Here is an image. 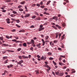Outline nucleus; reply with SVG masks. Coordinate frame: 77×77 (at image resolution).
Segmentation results:
<instances>
[{
	"label": "nucleus",
	"mask_w": 77,
	"mask_h": 77,
	"mask_svg": "<svg viewBox=\"0 0 77 77\" xmlns=\"http://www.w3.org/2000/svg\"><path fill=\"white\" fill-rule=\"evenodd\" d=\"M21 5H24L25 3V1H23V2H21L20 3Z\"/></svg>",
	"instance_id": "20"
},
{
	"label": "nucleus",
	"mask_w": 77,
	"mask_h": 77,
	"mask_svg": "<svg viewBox=\"0 0 77 77\" xmlns=\"http://www.w3.org/2000/svg\"><path fill=\"white\" fill-rule=\"evenodd\" d=\"M13 66V65L12 64H10L9 66H7V67L8 68H9L10 67H11Z\"/></svg>",
	"instance_id": "6"
},
{
	"label": "nucleus",
	"mask_w": 77,
	"mask_h": 77,
	"mask_svg": "<svg viewBox=\"0 0 77 77\" xmlns=\"http://www.w3.org/2000/svg\"><path fill=\"white\" fill-rule=\"evenodd\" d=\"M0 39L1 41H3V37H0Z\"/></svg>",
	"instance_id": "39"
},
{
	"label": "nucleus",
	"mask_w": 77,
	"mask_h": 77,
	"mask_svg": "<svg viewBox=\"0 0 77 77\" xmlns=\"http://www.w3.org/2000/svg\"><path fill=\"white\" fill-rule=\"evenodd\" d=\"M50 2H51V1H48L47 3V5H49V3H50Z\"/></svg>",
	"instance_id": "34"
},
{
	"label": "nucleus",
	"mask_w": 77,
	"mask_h": 77,
	"mask_svg": "<svg viewBox=\"0 0 77 77\" xmlns=\"http://www.w3.org/2000/svg\"><path fill=\"white\" fill-rule=\"evenodd\" d=\"M5 2L7 3H9V2H11V0H5Z\"/></svg>",
	"instance_id": "15"
},
{
	"label": "nucleus",
	"mask_w": 77,
	"mask_h": 77,
	"mask_svg": "<svg viewBox=\"0 0 77 77\" xmlns=\"http://www.w3.org/2000/svg\"><path fill=\"white\" fill-rule=\"evenodd\" d=\"M47 59V57H43V59L44 60H45V59Z\"/></svg>",
	"instance_id": "57"
},
{
	"label": "nucleus",
	"mask_w": 77,
	"mask_h": 77,
	"mask_svg": "<svg viewBox=\"0 0 77 77\" xmlns=\"http://www.w3.org/2000/svg\"><path fill=\"white\" fill-rule=\"evenodd\" d=\"M63 74L62 73H60L59 74V75L60 76H63Z\"/></svg>",
	"instance_id": "17"
},
{
	"label": "nucleus",
	"mask_w": 77,
	"mask_h": 77,
	"mask_svg": "<svg viewBox=\"0 0 77 77\" xmlns=\"http://www.w3.org/2000/svg\"><path fill=\"white\" fill-rule=\"evenodd\" d=\"M25 32V31L24 29H21L20 30V31H19V32Z\"/></svg>",
	"instance_id": "9"
},
{
	"label": "nucleus",
	"mask_w": 77,
	"mask_h": 77,
	"mask_svg": "<svg viewBox=\"0 0 77 77\" xmlns=\"http://www.w3.org/2000/svg\"><path fill=\"white\" fill-rule=\"evenodd\" d=\"M32 45L33 47H35V43H32Z\"/></svg>",
	"instance_id": "46"
},
{
	"label": "nucleus",
	"mask_w": 77,
	"mask_h": 77,
	"mask_svg": "<svg viewBox=\"0 0 77 77\" xmlns=\"http://www.w3.org/2000/svg\"><path fill=\"white\" fill-rule=\"evenodd\" d=\"M7 21H10V19L9 18H8L6 19Z\"/></svg>",
	"instance_id": "38"
},
{
	"label": "nucleus",
	"mask_w": 77,
	"mask_h": 77,
	"mask_svg": "<svg viewBox=\"0 0 77 77\" xmlns=\"http://www.w3.org/2000/svg\"><path fill=\"white\" fill-rule=\"evenodd\" d=\"M15 21H16L17 23H19L20 21L19 20H15Z\"/></svg>",
	"instance_id": "18"
},
{
	"label": "nucleus",
	"mask_w": 77,
	"mask_h": 77,
	"mask_svg": "<svg viewBox=\"0 0 77 77\" xmlns=\"http://www.w3.org/2000/svg\"><path fill=\"white\" fill-rule=\"evenodd\" d=\"M21 50V48H19L17 49V51H20Z\"/></svg>",
	"instance_id": "51"
},
{
	"label": "nucleus",
	"mask_w": 77,
	"mask_h": 77,
	"mask_svg": "<svg viewBox=\"0 0 77 77\" xmlns=\"http://www.w3.org/2000/svg\"><path fill=\"white\" fill-rule=\"evenodd\" d=\"M6 38L7 39H9L10 38V37L8 36H6Z\"/></svg>",
	"instance_id": "61"
},
{
	"label": "nucleus",
	"mask_w": 77,
	"mask_h": 77,
	"mask_svg": "<svg viewBox=\"0 0 77 77\" xmlns=\"http://www.w3.org/2000/svg\"><path fill=\"white\" fill-rule=\"evenodd\" d=\"M7 51L8 52H11V53H14V51H12V50H7Z\"/></svg>",
	"instance_id": "7"
},
{
	"label": "nucleus",
	"mask_w": 77,
	"mask_h": 77,
	"mask_svg": "<svg viewBox=\"0 0 77 77\" xmlns=\"http://www.w3.org/2000/svg\"><path fill=\"white\" fill-rule=\"evenodd\" d=\"M2 12H6V10H2Z\"/></svg>",
	"instance_id": "48"
},
{
	"label": "nucleus",
	"mask_w": 77,
	"mask_h": 77,
	"mask_svg": "<svg viewBox=\"0 0 77 77\" xmlns=\"http://www.w3.org/2000/svg\"><path fill=\"white\" fill-rule=\"evenodd\" d=\"M74 70V69H72V71H73L72 72H71V73H75V71Z\"/></svg>",
	"instance_id": "22"
},
{
	"label": "nucleus",
	"mask_w": 77,
	"mask_h": 77,
	"mask_svg": "<svg viewBox=\"0 0 77 77\" xmlns=\"http://www.w3.org/2000/svg\"><path fill=\"white\" fill-rule=\"evenodd\" d=\"M36 20H41V18L39 17H38L37 18H36Z\"/></svg>",
	"instance_id": "12"
},
{
	"label": "nucleus",
	"mask_w": 77,
	"mask_h": 77,
	"mask_svg": "<svg viewBox=\"0 0 77 77\" xmlns=\"http://www.w3.org/2000/svg\"><path fill=\"white\" fill-rule=\"evenodd\" d=\"M20 11H23V9H22V8H20L19 9Z\"/></svg>",
	"instance_id": "45"
},
{
	"label": "nucleus",
	"mask_w": 77,
	"mask_h": 77,
	"mask_svg": "<svg viewBox=\"0 0 77 77\" xmlns=\"http://www.w3.org/2000/svg\"><path fill=\"white\" fill-rule=\"evenodd\" d=\"M50 19L51 20H53L55 19V21H57L58 20V17L57 16H54L53 17H51L50 18Z\"/></svg>",
	"instance_id": "1"
},
{
	"label": "nucleus",
	"mask_w": 77,
	"mask_h": 77,
	"mask_svg": "<svg viewBox=\"0 0 77 77\" xmlns=\"http://www.w3.org/2000/svg\"><path fill=\"white\" fill-rule=\"evenodd\" d=\"M8 5H13V3H9Z\"/></svg>",
	"instance_id": "52"
},
{
	"label": "nucleus",
	"mask_w": 77,
	"mask_h": 77,
	"mask_svg": "<svg viewBox=\"0 0 77 77\" xmlns=\"http://www.w3.org/2000/svg\"><path fill=\"white\" fill-rule=\"evenodd\" d=\"M31 50H32V51H33V47H31L30 48Z\"/></svg>",
	"instance_id": "47"
},
{
	"label": "nucleus",
	"mask_w": 77,
	"mask_h": 77,
	"mask_svg": "<svg viewBox=\"0 0 77 77\" xmlns=\"http://www.w3.org/2000/svg\"><path fill=\"white\" fill-rule=\"evenodd\" d=\"M18 57L20 59H22V57L21 56H19Z\"/></svg>",
	"instance_id": "53"
},
{
	"label": "nucleus",
	"mask_w": 77,
	"mask_h": 77,
	"mask_svg": "<svg viewBox=\"0 0 77 77\" xmlns=\"http://www.w3.org/2000/svg\"><path fill=\"white\" fill-rule=\"evenodd\" d=\"M53 63H54V65H56V62H55L54 60H53Z\"/></svg>",
	"instance_id": "41"
},
{
	"label": "nucleus",
	"mask_w": 77,
	"mask_h": 77,
	"mask_svg": "<svg viewBox=\"0 0 77 77\" xmlns=\"http://www.w3.org/2000/svg\"><path fill=\"white\" fill-rule=\"evenodd\" d=\"M49 60H53V58L52 57H50L49 58Z\"/></svg>",
	"instance_id": "60"
},
{
	"label": "nucleus",
	"mask_w": 77,
	"mask_h": 77,
	"mask_svg": "<svg viewBox=\"0 0 77 77\" xmlns=\"http://www.w3.org/2000/svg\"><path fill=\"white\" fill-rule=\"evenodd\" d=\"M41 45V43H39V44H37L36 45V46L37 47H38V48H41V46H40Z\"/></svg>",
	"instance_id": "4"
},
{
	"label": "nucleus",
	"mask_w": 77,
	"mask_h": 77,
	"mask_svg": "<svg viewBox=\"0 0 77 77\" xmlns=\"http://www.w3.org/2000/svg\"><path fill=\"white\" fill-rule=\"evenodd\" d=\"M44 27L40 28L38 29V30L39 32H40V31H41V30H44Z\"/></svg>",
	"instance_id": "5"
},
{
	"label": "nucleus",
	"mask_w": 77,
	"mask_h": 77,
	"mask_svg": "<svg viewBox=\"0 0 77 77\" xmlns=\"http://www.w3.org/2000/svg\"><path fill=\"white\" fill-rule=\"evenodd\" d=\"M10 16L11 17H15V15L14 14H12L10 15Z\"/></svg>",
	"instance_id": "10"
},
{
	"label": "nucleus",
	"mask_w": 77,
	"mask_h": 77,
	"mask_svg": "<svg viewBox=\"0 0 77 77\" xmlns=\"http://www.w3.org/2000/svg\"><path fill=\"white\" fill-rule=\"evenodd\" d=\"M13 13V14H17V12L14 11H12Z\"/></svg>",
	"instance_id": "25"
},
{
	"label": "nucleus",
	"mask_w": 77,
	"mask_h": 77,
	"mask_svg": "<svg viewBox=\"0 0 77 77\" xmlns=\"http://www.w3.org/2000/svg\"><path fill=\"white\" fill-rule=\"evenodd\" d=\"M48 55H51L52 54V53H51L50 52H49L48 53Z\"/></svg>",
	"instance_id": "29"
},
{
	"label": "nucleus",
	"mask_w": 77,
	"mask_h": 77,
	"mask_svg": "<svg viewBox=\"0 0 77 77\" xmlns=\"http://www.w3.org/2000/svg\"><path fill=\"white\" fill-rule=\"evenodd\" d=\"M60 57H63V58H65V56L63 55H60Z\"/></svg>",
	"instance_id": "43"
},
{
	"label": "nucleus",
	"mask_w": 77,
	"mask_h": 77,
	"mask_svg": "<svg viewBox=\"0 0 77 77\" xmlns=\"http://www.w3.org/2000/svg\"><path fill=\"white\" fill-rule=\"evenodd\" d=\"M56 26L59 28V29H61V27L59 26L58 25H56Z\"/></svg>",
	"instance_id": "11"
},
{
	"label": "nucleus",
	"mask_w": 77,
	"mask_h": 77,
	"mask_svg": "<svg viewBox=\"0 0 77 77\" xmlns=\"http://www.w3.org/2000/svg\"><path fill=\"white\" fill-rule=\"evenodd\" d=\"M48 38H49V37L48 36V35L46 36L45 37V40H48Z\"/></svg>",
	"instance_id": "14"
},
{
	"label": "nucleus",
	"mask_w": 77,
	"mask_h": 77,
	"mask_svg": "<svg viewBox=\"0 0 77 77\" xmlns=\"http://www.w3.org/2000/svg\"><path fill=\"white\" fill-rule=\"evenodd\" d=\"M36 6V4H34L32 5V7H34V6Z\"/></svg>",
	"instance_id": "49"
},
{
	"label": "nucleus",
	"mask_w": 77,
	"mask_h": 77,
	"mask_svg": "<svg viewBox=\"0 0 77 77\" xmlns=\"http://www.w3.org/2000/svg\"><path fill=\"white\" fill-rule=\"evenodd\" d=\"M44 66L45 67H46V68H48V67H50L48 65H47V64H45Z\"/></svg>",
	"instance_id": "19"
},
{
	"label": "nucleus",
	"mask_w": 77,
	"mask_h": 77,
	"mask_svg": "<svg viewBox=\"0 0 77 77\" xmlns=\"http://www.w3.org/2000/svg\"><path fill=\"white\" fill-rule=\"evenodd\" d=\"M6 51H2V53L3 54H4L6 53Z\"/></svg>",
	"instance_id": "59"
},
{
	"label": "nucleus",
	"mask_w": 77,
	"mask_h": 77,
	"mask_svg": "<svg viewBox=\"0 0 77 77\" xmlns=\"http://www.w3.org/2000/svg\"><path fill=\"white\" fill-rule=\"evenodd\" d=\"M43 44H42V45L44 46V45H45V42H43Z\"/></svg>",
	"instance_id": "50"
},
{
	"label": "nucleus",
	"mask_w": 77,
	"mask_h": 77,
	"mask_svg": "<svg viewBox=\"0 0 77 77\" xmlns=\"http://www.w3.org/2000/svg\"><path fill=\"white\" fill-rule=\"evenodd\" d=\"M70 77V75H66L65 77Z\"/></svg>",
	"instance_id": "64"
},
{
	"label": "nucleus",
	"mask_w": 77,
	"mask_h": 77,
	"mask_svg": "<svg viewBox=\"0 0 77 77\" xmlns=\"http://www.w3.org/2000/svg\"><path fill=\"white\" fill-rule=\"evenodd\" d=\"M31 42L32 44H34L35 42H34V40H33V39H31Z\"/></svg>",
	"instance_id": "24"
},
{
	"label": "nucleus",
	"mask_w": 77,
	"mask_h": 77,
	"mask_svg": "<svg viewBox=\"0 0 77 77\" xmlns=\"http://www.w3.org/2000/svg\"><path fill=\"white\" fill-rule=\"evenodd\" d=\"M16 26L17 27H18L19 28H20L21 27V26L18 25V24H17L16 25Z\"/></svg>",
	"instance_id": "35"
},
{
	"label": "nucleus",
	"mask_w": 77,
	"mask_h": 77,
	"mask_svg": "<svg viewBox=\"0 0 77 77\" xmlns=\"http://www.w3.org/2000/svg\"><path fill=\"white\" fill-rule=\"evenodd\" d=\"M23 46H24V47H26V46H27V45H26V43H24L23 44Z\"/></svg>",
	"instance_id": "21"
},
{
	"label": "nucleus",
	"mask_w": 77,
	"mask_h": 77,
	"mask_svg": "<svg viewBox=\"0 0 77 77\" xmlns=\"http://www.w3.org/2000/svg\"><path fill=\"white\" fill-rule=\"evenodd\" d=\"M27 44L29 45H30V44H32V43L31 42H27Z\"/></svg>",
	"instance_id": "32"
},
{
	"label": "nucleus",
	"mask_w": 77,
	"mask_h": 77,
	"mask_svg": "<svg viewBox=\"0 0 77 77\" xmlns=\"http://www.w3.org/2000/svg\"><path fill=\"white\" fill-rule=\"evenodd\" d=\"M22 57H23V58H24V59H28V57H26L24 55H23L22 56Z\"/></svg>",
	"instance_id": "8"
},
{
	"label": "nucleus",
	"mask_w": 77,
	"mask_h": 77,
	"mask_svg": "<svg viewBox=\"0 0 77 77\" xmlns=\"http://www.w3.org/2000/svg\"><path fill=\"white\" fill-rule=\"evenodd\" d=\"M20 77H27V76H26L23 75L21 76Z\"/></svg>",
	"instance_id": "55"
},
{
	"label": "nucleus",
	"mask_w": 77,
	"mask_h": 77,
	"mask_svg": "<svg viewBox=\"0 0 77 77\" xmlns=\"http://www.w3.org/2000/svg\"><path fill=\"white\" fill-rule=\"evenodd\" d=\"M48 68H49V69H47V72H48V71H49L50 70V67H48Z\"/></svg>",
	"instance_id": "30"
},
{
	"label": "nucleus",
	"mask_w": 77,
	"mask_h": 77,
	"mask_svg": "<svg viewBox=\"0 0 77 77\" xmlns=\"http://www.w3.org/2000/svg\"><path fill=\"white\" fill-rule=\"evenodd\" d=\"M12 41L13 42H15V43H18L19 42H20V43H22V42L17 41V40H16L15 39L12 40Z\"/></svg>",
	"instance_id": "2"
},
{
	"label": "nucleus",
	"mask_w": 77,
	"mask_h": 77,
	"mask_svg": "<svg viewBox=\"0 0 77 77\" xmlns=\"http://www.w3.org/2000/svg\"><path fill=\"white\" fill-rule=\"evenodd\" d=\"M3 59L5 60L6 59H8V57H7L6 56L3 57Z\"/></svg>",
	"instance_id": "28"
},
{
	"label": "nucleus",
	"mask_w": 77,
	"mask_h": 77,
	"mask_svg": "<svg viewBox=\"0 0 77 77\" xmlns=\"http://www.w3.org/2000/svg\"><path fill=\"white\" fill-rule=\"evenodd\" d=\"M57 40H54V43H57Z\"/></svg>",
	"instance_id": "54"
},
{
	"label": "nucleus",
	"mask_w": 77,
	"mask_h": 77,
	"mask_svg": "<svg viewBox=\"0 0 77 77\" xmlns=\"http://www.w3.org/2000/svg\"><path fill=\"white\" fill-rule=\"evenodd\" d=\"M59 35V33H56V38H57V37H58V36Z\"/></svg>",
	"instance_id": "23"
},
{
	"label": "nucleus",
	"mask_w": 77,
	"mask_h": 77,
	"mask_svg": "<svg viewBox=\"0 0 77 77\" xmlns=\"http://www.w3.org/2000/svg\"><path fill=\"white\" fill-rule=\"evenodd\" d=\"M44 7H45V6H44V5L42 6H40V8H44Z\"/></svg>",
	"instance_id": "40"
},
{
	"label": "nucleus",
	"mask_w": 77,
	"mask_h": 77,
	"mask_svg": "<svg viewBox=\"0 0 77 77\" xmlns=\"http://www.w3.org/2000/svg\"><path fill=\"white\" fill-rule=\"evenodd\" d=\"M59 64H60V65H63V63L59 62Z\"/></svg>",
	"instance_id": "36"
},
{
	"label": "nucleus",
	"mask_w": 77,
	"mask_h": 77,
	"mask_svg": "<svg viewBox=\"0 0 77 77\" xmlns=\"http://www.w3.org/2000/svg\"><path fill=\"white\" fill-rule=\"evenodd\" d=\"M8 60H5V61L4 62V63L5 64H6V63H8Z\"/></svg>",
	"instance_id": "27"
},
{
	"label": "nucleus",
	"mask_w": 77,
	"mask_h": 77,
	"mask_svg": "<svg viewBox=\"0 0 77 77\" xmlns=\"http://www.w3.org/2000/svg\"><path fill=\"white\" fill-rule=\"evenodd\" d=\"M30 28H35V26L33 25H32L31 26Z\"/></svg>",
	"instance_id": "44"
},
{
	"label": "nucleus",
	"mask_w": 77,
	"mask_h": 77,
	"mask_svg": "<svg viewBox=\"0 0 77 77\" xmlns=\"http://www.w3.org/2000/svg\"><path fill=\"white\" fill-rule=\"evenodd\" d=\"M14 38H15V39H19L18 37L17 36L14 37Z\"/></svg>",
	"instance_id": "42"
},
{
	"label": "nucleus",
	"mask_w": 77,
	"mask_h": 77,
	"mask_svg": "<svg viewBox=\"0 0 77 77\" xmlns=\"http://www.w3.org/2000/svg\"><path fill=\"white\" fill-rule=\"evenodd\" d=\"M36 6H38V7H39V6H40V5H39V4H38L36 5Z\"/></svg>",
	"instance_id": "62"
},
{
	"label": "nucleus",
	"mask_w": 77,
	"mask_h": 77,
	"mask_svg": "<svg viewBox=\"0 0 77 77\" xmlns=\"http://www.w3.org/2000/svg\"><path fill=\"white\" fill-rule=\"evenodd\" d=\"M44 14H45L46 15H50V14L49 13H48L45 12H44Z\"/></svg>",
	"instance_id": "26"
},
{
	"label": "nucleus",
	"mask_w": 77,
	"mask_h": 77,
	"mask_svg": "<svg viewBox=\"0 0 77 77\" xmlns=\"http://www.w3.org/2000/svg\"><path fill=\"white\" fill-rule=\"evenodd\" d=\"M55 73L57 75H58L59 74V72H56Z\"/></svg>",
	"instance_id": "58"
},
{
	"label": "nucleus",
	"mask_w": 77,
	"mask_h": 77,
	"mask_svg": "<svg viewBox=\"0 0 77 77\" xmlns=\"http://www.w3.org/2000/svg\"><path fill=\"white\" fill-rule=\"evenodd\" d=\"M62 26L63 27H65V26H66V25L65 24V23H62Z\"/></svg>",
	"instance_id": "37"
},
{
	"label": "nucleus",
	"mask_w": 77,
	"mask_h": 77,
	"mask_svg": "<svg viewBox=\"0 0 77 77\" xmlns=\"http://www.w3.org/2000/svg\"><path fill=\"white\" fill-rule=\"evenodd\" d=\"M52 27L53 28H54V29H55V30H57V28H56V26H52Z\"/></svg>",
	"instance_id": "31"
},
{
	"label": "nucleus",
	"mask_w": 77,
	"mask_h": 77,
	"mask_svg": "<svg viewBox=\"0 0 77 77\" xmlns=\"http://www.w3.org/2000/svg\"><path fill=\"white\" fill-rule=\"evenodd\" d=\"M22 63H23V60H21L19 61L20 65V66H23V65L21 64Z\"/></svg>",
	"instance_id": "3"
},
{
	"label": "nucleus",
	"mask_w": 77,
	"mask_h": 77,
	"mask_svg": "<svg viewBox=\"0 0 77 77\" xmlns=\"http://www.w3.org/2000/svg\"><path fill=\"white\" fill-rule=\"evenodd\" d=\"M11 32H15V29H14L11 30Z\"/></svg>",
	"instance_id": "56"
},
{
	"label": "nucleus",
	"mask_w": 77,
	"mask_h": 77,
	"mask_svg": "<svg viewBox=\"0 0 77 77\" xmlns=\"http://www.w3.org/2000/svg\"><path fill=\"white\" fill-rule=\"evenodd\" d=\"M22 8V5H20L18 6V8Z\"/></svg>",
	"instance_id": "63"
},
{
	"label": "nucleus",
	"mask_w": 77,
	"mask_h": 77,
	"mask_svg": "<svg viewBox=\"0 0 77 77\" xmlns=\"http://www.w3.org/2000/svg\"><path fill=\"white\" fill-rule=\"evenodd\" d=\"M32 19H34V18H36V16L35 15L33 16H32Z\"/></svg>",
	"instance_id": "33"
},
{
	"label": "nucleus",
	"mask_w": 77,
	"mask_h": 77,
	"mask_svg": "<svg viewBox=\"0 0 77 77\" xmlns=\"http://www.w3.org/2000/svg\"><path fill=\"white\" fill-rule=\"evenodd\" d=\"M4 46H5V47H8V44H2Z\"/></svg>",
	"instance_id": "16"
},
{
	"label": "nucleus",
	"mask_w": 77,
	"mask_h": 77,
	"mask_svg": "<svg viewBox=\"0 0 77 77\" xmlns=\"http://www.w3.org/2000/svg\"><path fill=\"white\" fill-rule=\"evenodd\" d=\"M29 16H30V14H27V15H25L24 16V17H25V18H27V17H29Z\"/></svg>",
	"instance_id": "13"
}]
</instances>
